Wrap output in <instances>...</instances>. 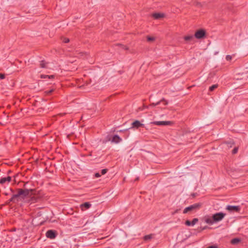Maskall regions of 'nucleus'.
Returning <instances> with one entry per match:
<instances>
[{
    "mask_svg": "<svg viewBox=\"0 0 248 248\" xmlns=\"http://www.w3.org/2000/svg\"><path fill=\"white\" fill-rule=\"evenodd\" d=\"M226 214L222 212L217 213L213 214L211 217L205 216L204 217V221L207 224L213 225V224L222 220L225 217Z\"/></svg>",
    "mask_w": 248,
    "mask_h": 248,
    "instance_id": "1",
    "label": "nucleus"
},
{
    "mask_svg": "<svg viewBox=\"0 0 248 248\" xmlns=\"http://www.w3.org/2000/svg\"><path fill=\"white\" fill-rule=\"evenodd\" d=\"M33 190L28 189H18L17 193L15 194V197L17 199L21 198L24 199L32 196Z\"/></svg>",
    "mask_w": 248,
    "mask_h": 248,
    "instance_id": "2",
    "label": "nucleus"
},
{
    "mask_svg": "<svg viewBox=\"0 0 248 248\" xmlns=\"http://www.w3.org/2000/svg\"><path fill=\"white\" fill-rule=\"evenodd\" d=\"M200 206V205L199 203H196V204L191 205L188 207L185 208L183 211V213L186 214L189 211H192L196 208H199Z\"/></svg>",
    "mask_w": 248,
    "mask_h": 248,
    "instance_id": "3",
    "label": "nucleus"
},
{
    "mask_svg": "<svg viewBox=\"0 0 248 248\" xmlns=\"http://www.w3.org/2000/svg\"><path fill=\"white\" fill-rule=\"evenodd\" d=\"M226 209L230 212H238L240 210V207L239 206L228 205L226 207Z\"/></svg>",
    "mask_w": 248,
    "mask_h": 248,
    "instance_id": "4",
    "label": "nucleus"
},
{
    "mask_svg": "<svg viewBox=\"0 0 248 248\" xmlns=\"http://www.w3.org/2000/svg\"><path fill=\"white\" fill-rule=\"evenodd\" d=\"M46 235L47 238L53 239L56 237V233L55 231L50 230L46 232Z\"/></svg>",
    "mask_w": 248,
    "mask_h": 248,
    "instance_id": "5",
    "label": "nucleus"
},
{
    "mask_svg": "<svg viewBox=\"0 0 248 248\" xmlns=\"http://www.w3.org/2000/svg\"><path fill=\"white\" fill-rule=\"evenodd\" d=\"M171 122L170 121H154L151 122V124L156 125H167L170 124Z\"/></svg>",
    "mask_w": 248,
    "mask_h": 248,
    "instance_id": "6",
    "label": "nucleus"
},
{
    "mask_svg": "<svg viewBox=\"0 0 248 248\" xmlns=\"http://www.w3.org/2000/svg\"><path fill=\"white\" fill-rule=\"evenodd\" d=\"M205 34V31L203 30H200L195 32V37L197 39L202 38Z\"/></svg>",
    "mask_w": 248,
    "mask_h": 248,
    "instance_id": "7",
    "label": "nucleus"
},
{
    "mask_svg": "<svg viewBox=\"0 0 248 248\" xmlns=\"http://www.w3.org/2000/svg\"><path fill=\"white\" fill-rule=\"evenodd\" d=\"M131 128L138 129L140 127H143L144 124H141L139 121L136 120L131 124Z\"/></svg>",
    "mask_w": 248,
    "mask_h": 248,
    "instance_id": "8",
    "label": "nucleus"
},
{
    "mask_svg": "<svg viewBox=\"0 0 248 248\" xmlns=\"http://www.w3.org/2000/svg\"><path fill=\"white\" fill-rule=\"evenodd\" d=\"M11 177L7 176L6 177H2L0 179V184L3 185L5 184H8L11 181Z\"/></svg>",
    "mask_w": 248,
    "mask_h": 248,
    "instance_id": "9",
    "label": "nucleus"
},
{
    "mask_svg": "<svg viewBox=\"0 0 248 248\" xmlns=\"http://www.w3.org/2000/svg\"><path fill=\"white\" fill-rule=\"evenodd\" d=\"M92 205L89 202H86L80 205V209L82 211H85L89 209Z\"/></svg>",
    "mask_w": 248,
    "mask_h": 248,
    "instance_id": "10",
    "label": "nucleus"
},
{
    "mask_svg": "<svg viewBox=\"0 0 248 248\" xmlns=\"http://www.w3.org/2000/svg\"><path fill=\"white\" fill-rule=\"evenodd\" d=\"M198 221V219L197 218H194L193 219V220L191 221L188 220H186L185 222V224L186 225L188 226H193L194 225L196 224V223Z\"/></svg>",
    "mask_w": 248,
    "mask_h": 248,
    "instance_id": "11",
    "label": "nucleus"
},
{
    "mask_svg": "<svg viewBox=\"0 0 248 248\" xmlns=\"http://www.w3.org/2000/svg\"><path fill=\"white\" fill-rule=\"evenodd\" d=\"M122 140V139L117 135H115L113 136L111 142L115 143H118Z\"/></svg>",
    "mask_w": 248,
    "mask_h": 248,
    "instance_id": "12",
    "label": "nucleus"
},
{
    "mask_svg": "<svg viewBox=\"0 0 248 248\" xmlns=\"http://www.w3.org/2000/svg\"><path fill=\"white\" fill-rule=\"evenodd\" d=\"M184 40L186 42H192L194 41V37L192 35H189L184 37Z\"/></svg>",
    "mask_w": 248,
    "mask_h": 248,
    "instance_id": "13",
    "label": "nucleus"
},
{
    "mask_svg": "<svg viewBox=\"0 0 248 248\" xmlns=\"http://www.w3.org/2000/svg\"><path fill=\"white\" fill-rule=\"evenodd\" d=\"M164 16L163 14L161 13H154L153 14V17L155 19H158Z\"/></svg>",
    "mask_w": 248,
    "mask_h": 248,
    "instance_id": "14",
    "label": "nucleus"
},
{
    "mask_svg": "<svg viewBox=\"0 0 248 248\" xmlns=\"http://www.w3.org/2000/svg\"><path fill=\"white\" fill-rule=\"evenodd\" d=\"M18 199L17 197H15V194H14L12 197L7 201V203L9 204L10 202H18Z\"/></svg>",
    "mask_w": 248,
    "mask_h": 248,
    "instance_id": "15",
    "label": "nucleus"
},
{
    "mask_svg": "<svg viewBox=\"0 0 248 248\" xmlns=\"http://www.w3.org/2000/svg\"><path fill=\"white\" fill-rule=\"evenodd\" d=\"M47 63L45 61L42 60V61H40V67L43 68H47Z\"/></svg>",
    "mask_w": 248,
    "mask_h": 248,
    "instance_id": "16",
    "label": "nucleus"
},
{
    "mask_svg": "<svg viewBox=\"0 0 248 248\" xmlns=\"http://www.w3.org/2000/svg\"><path fill=\"white\" fill-rule=\"evenodd\" d=\"M154 235V234H150L148 235H146L144 236V240L145 241L150 240L151 239H152Z\"/></svg>",
    "mask_w": 248,
    "mask_h": 248,
    "instance_id": "17",
    "label": "nucleus"
},
{
    "mask_svg": "<svg viewBox=\"0 0 248 248\" xmlns=\"http://www.w3.org/2000/svg\"><path fill=\"white\" fill-rule=\"evenodd\" d=\"M40 77L41 78H53L54 77V75L49 76V75H41L40 76Z\"/></svg>",
    "mask_w": 248,
    "mask_h": 248,
    "instance_id": "18",
    "label": "nucleus"
},
{
    "mask_svg": "<svg viewBox=\"0 0 248 248\" xmlns=\"http://www.w3.org/2000/svg\"><path fill=\"white\" fill-rule=\"evenodd\" d=\"M240 241V240L239 238H235L232 239L231 240V243L233 245H235V244L238 243Z\"/></svg>",
    "mask_w": 248,
    "mask_h": 248,
    "instance_id": "19",
    "label": "nucleus"
},
{
    "mask_svg": "<svg viewBox=\"0 0 248 248\" xmlns=\"http://www.w3.org/2000/svg\"><path fill=\"white\" fill-rule=\"evenodd\" d=\"M218 87L217 84H214L212 85L209 87V91L210 92L213 91L215 89H216Z\"/></svg>",
    "mask_w": 248,
    "mask_h": 248,
    "instance_id": "20",
    "label": "nucleus"
},
{
    "mask_svg": "<svg viewBox=\"0 0 248 248\" xmlns=\"http://www.w3.org/2000/svg\"><path fill=\"white\" fill-rule=\"evenodd\" d=\"M31 203H34L37 202V198L34 196H31Z\"/></svg>",
    "mask_w": 248,
    "mask_h": 248,
    "instance_id": "21",
    "label": "nucleus"
},
{
    "mask_svg": "<svg viewBox=\"0 0 248 248\" xmlns=\"http://www.w3.org/2000/svg\"><path fill=\"white\" fill-rule=\"evenodd\" d=\"M155 38L154 37H151V36H147V40L149 42L153 41L155 40Z\"/></svg>",
    "mask_w": 248,
    "mask_h": 248,
    "instance_id": "22",
    "label": "nucleus"
},
{
    "mask_svg": "<svg viewBox=\"0 0 248 248\" xmlns=\"http://www.w3.org/2000/svg\"><path fill=\"white\" fill-rule=\"evenodd\" d=\"M238 152V148L237 147H235L232 151V153L233 154H235L236 153H237Z\"/></svg>",
    "mask_w": 248,
    "mask_h": 248,
    "instance_id": "23",
    "label": "nucleus"
},
{
    "mask_svg": "<svg viewBox=\"0 0 248 248\" xmlns=\"http://www.w3.org/2000/svg\"><path fill=\"white\" fill-rule=\"evenodd\" d=\"M108 171V170L107 169H104L101 170V174L104 175L106 174Z\"/></svg>",
    "mask_w": 248,
    "mask_h": 248,
    "instance_id": "24",
    "label": "nucleus"
},
{
    "mask_svg": "<svg viewBox=\"0 0 248 248\" xmlns=\"http://www.w3.org/2000/svg\"><path fill=\"white\" fill-rule=\"evenodd\" d=\"M62 41L64 43H67L69 42V39L67 38H64L62 40Z\"/></svg>",
    "mask_w": 248,
    "mask_h": 248,
    "instance_id": "25",
    "label": "nucleus"
},
{
    "mask_svg": "<svg viewBox=\"0 0 248 248\" xmlns=\"http://www.w3.org/2000/svg\"><path fill=\"white\" fill-rule=\"evenodd\" d=\"M53 91H54L53 89H51V90L46 91V94H49L53 92Z\"/></svg>",
    "mask_w": 248,
    "mask_h": 248,
    "instance_id": "26",
    "label": "nucleus"
},
{
    "mask_svg": "<svg viewBox=\"0 0 248 248\" xmlns=\"http://www.w3.org/2000/svg\"><path fill=\"white\" fill-rule=\"evenodd\" d=\"M232 56L229 55H227L226 57V60L227 61H230L232 60Z\"/></svg>",
    "mask_w": 248,
    "mask_h": 248,
    "instance_id": "27",
    "label": "nucleus"
},
{
    "mask_svg": "<svg viewBox=\"0 0 248 248\" xmlns=\"http://www.w3.org/2000/svg\"><path fill=\"white\" fill-rule=\"evenodd\" d=\"M5 78V75L3 74H0V79H3Z\"/></svg>",
    "mask_w": 248,
    "mask_h": 248,
    "instance_id": "28",
    "label": "nucleus"
},
{
    "mask_svg": "<svg viewBox=\"0 0 248 248\" xmlns=\"http://www.w3.org/2000/svg\"><path fill=\"white\" fill-rule=\"evenodd\" d=\"M94 176L95 177L98 178L101 176V174L97 172L95 173Z\"/></svg>",
    "mask_w": 248,
    "mask_h": 248,
    "instance_id": "29",
    "label": "nucleus"
},
{
    "mask_svg": "<svg viewBox=\"0 0 248 248\" xmlns=\"http://www.w3.org/2000/svg\"><path fill=\"white\" fill-rule=\"evenodd\" d=\"M207 248H217V247L216 246H211L208 247Z\"/></svg>",
    "mask_w": 248,
    "mask_h": 248,
    "instance_id": "30",
    "label": "nucleus"
},
{
    "mask_svg": "<svg viewBox=\"0 0 248 248\" xmlns=\"http://www.w3.org/2000/svg\"><path fill=\"white\" fill-rule=\"evenodd\" d=\"M161 101H158V102H157L156 103H155V104L153 103V105L154 106H156V105H159V104L160 103V102H161Z\"/></svg>",
    "mask_w": 248,
    "mask_h": 248,
    "instance_id": "31",
    "label": "nucleus"
},
{
    "mask_svg": "<svg viewBox=\"0 0 248 248\" xmlns=\"http://www.w3.org/2000/svg\"><path fill=\"white\" fill-rule=\"evenodd\" d=\"M162 101L164 102V105H167L168 104V102H167V101L165 100H164V99H163Z\"/></svg>",
    "mask_w": 248,
    "mask_h": 248,
    "instance_id": "32",
    "label": "nucleus"
}]
</instances>
